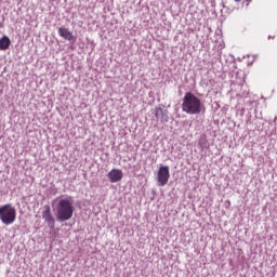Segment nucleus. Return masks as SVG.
<instances>
[{
    "label": "nucleus",
    "mask_w": 277,
    "mask_h": 277,
    "mask_svg": "<svg viewBox=\"0 0 277 277\" xmlns=\"http://www.w3.org/2000/svg\"><path fill=\"white\" fill-rule=\"evenodd\" d=\"M122 176H124V173H122V170L120 169H111L108 172V180L110 183H118L122 181Z\"/></svg>",
    "instance_id": "obj_5"
},
{
    "label": "nucleus",
    "mask_w": 277,
    "mask_h": 277,
    "mask_svg": "<svg viewBox=\"0 0 277 277\" xmlns=\"http://www.w3.org/2000/svg\"><path fill=\"white\" fill-rule=\"evenodd\" d=\"M0 221L2 224H5V226L14 224V222H16V208L11 203L0 207Z\"/></svg>",
    "instance_id": "obj_3"
},
{
    "label": "nucleus",
    "mask_w": 277,
    "mask_h": 277,
    "mask_svg": "<svg viewBox=\"0 0 277 277\" xmlns=\"http://www.w3.org/2000/svg\"><path fill=\"white\" fill-rule=\"evenodd\" d=\"M55 211L57 222H68V220L72 219L75 206H72L70 198H64L57 202Z\"/></svg>",
    "instance_id": "obj_2"
},
{
    "label": "nucleus",
    "mask_w": 277,
    "mask_h": 277,
    "mask_svg": "<svg viewBox=\"0 0 277 277\" xmlns=\"http://www.w3.org/2000/svg\"><path fill=\"white\" fill-rule=\"evenodd\" d=\"M157 179L161 187L168 185V181H170V168L160 167L157 173Z\"/></svg>",
    "instance_id": "obj_4"
},
{
    "label": "nucleus",
    "mask_w": 277,
    "mask_h": 277,
    "mask_svg": "<svg viewBox=\"0 0 277 277\" xmlns=\"http://www.w3.org/2000/svg\"><path fill=\"white\" fill-rule=\"evenodd\" d=\"M155 116L156 118H160L161 116H163V109L156 107L155 108Z\"/></svg>",
    "instance_id": "obj_9"
},
{
    "label": "nucleus",
    "mask_w": 277,
    "mask_h": 277,
    "mask_svg": "<svg viewBox=\"0 0 277 277\" xmlns=\"http://www.w3.org/2000/svg\"><path fill=\"white\" fill-rule=\"evenodd\" d=\"M58 35L61 38H64V40H68V42H71V40H75V36H72V32L68 30V28L61 27L58 28Z\"/></svg>",
    "instance_id": "obj_7"
},
{
    "label": "nucleus",
    "mask_w": 277,
    "mask_h": 277,
    "mask_svg": "<svg viewBox=\"0 0 277 277\" xmlns=\"http://www.w3.org/2000/svg\"><path fill=\"white\" fill-rule=\"evenodd\" d=\"M42 219L44 220V222L48 224L50 228H55V219H53V215L51 214V208L48 207L42 212Z\"/></svg>",
    "instance_id": "obj_6"
},
{
    "label": "nucleus",
    "mask_w": 277,
    "mask_h": 277,
    "mask_svg": "<svg viewBox=\"0 0 277 277\" xmlns=\"http://www.w3.org/2000/svg\"><path fill=\"white\" fill-rule=\"evenodd\" d=\"M235 1L239 2V1H241V0H235Z\"/></svg>",
    "instance_id": "obj_10"
},
{
    "label": "nucleus",
    "mask_w": 277,
    "mask_h": 277,
    "mask_svg": "<svg viewBox=\"0 0 277 277\" xmlns=\"http://www.w3.org/2000/svg\"><path fill=\"white\" fill-rule=\"evenodd\" d=\"M10 44H12L10 37L3 36L0 39V51H8V49H10Z\"/></svg>",
    "instance_id": "obj_8"
},
{
    "label": "nucleus",
    "mask_w": 277,
    "mask_h": 277,
    "mask_svg": "<svg viewBox=\"0 0 277 277\" xmlns=\"http://www.w3.org/2000/svg\"><path fill=\"white\" fill-rule=\"evenodd\" d=\"M202 109H205V104H202V101H200L198 96L189 92L184 95L182 102V111H184V114L198 116V114H202Z\"/></svg>",
    "instance_id": "obj_1"
}]
</instances>
